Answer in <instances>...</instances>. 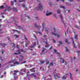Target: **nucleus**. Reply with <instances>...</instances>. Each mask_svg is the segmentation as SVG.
<instances>
[{"label": "nucleus", "instance_id": "nucleus-28", "mask_svg": "<svg viewBox=\"0 0 80 80\" xmlns=\"http://www.w3.org/2000/svg\"><path fill=\"white\" fill-rule=\"evenodd\" d=\"M16 64H17V65H19L20 62H16L14 63V65H16Z\"/></svg>", "mask_w": 80, "mask_h": 80}, {"label": "nucleus", "instance_id": "nucleus-63", "mask_svg": "<svg viewBox=\"0 0 80 80\" xmlns=\"http://www.w3.org/2000/svg\"><path fill=\"white\" fill-rule=\"evenodd\" d=\"M17 48H19V47H18V45H17Z\"/></svg>", "mask_w": 80, "mask_h": 80}, {"label": "nucleus", "instance_id": "nucleus-46", "mask_svg": "<svg viewBox=\"0 0 80 80\" xmlns=\"http://www.w3.org/2000/svg\"><path fill=\"white\" fill-rule=\"evenodd\" d=\"M24 2V0H19L18 1V2Z\"/></svg>", "mask_w": 80, "mask_h": 80}, {"label": "nucleus", "instance_id": "nucleus-16", "mask_svg": "<svg viewBox=\"0 0 80 80\" xmlns=\"http://www.w3.org/2000/svg\"><path fill=\"white\" fill-rule=\"evenodd\" d=\"M45 43H46V45L45 46V47H50V45L49 44H48V42H45Z\"/></svg>", "mask_w": 80, "mask_h": 80}, {"label": "nucleus", "instance_id": "nucleus-32", "mask_svg": "<svg viewBox=\"0 0 80 80\" xmlns=\"http://www.w3.org/2000/svg\"><path fill=\"white\" fill-rule=\"evenodd\" d=\"M66 3L67 5H68V6H70V5H71V4H70L68 2H66Z\"/></svg>", "mask_w": 80, "mask_h": 80}, {"label": "nucleus", "instance_id": "nucleus-7", "mask_svg": "<svg viewBox=\"0 0 80 80\" xmlns=\"http://www.w3.org/2000/svg\"><path fill=\"white\" fill-rule=\"evenodd\" d=\"M52 33L51 35H53L54 36H57V37H60V35L57 33H54L53 32H52Z\"/></svg>", "mask_w": 80, "mask_h": 80}, {"label": "nucleus", "instance_id": "nucleus-41", "mask_svg": "<svg viewBox=\"0 0 80 80\" xmlns=\"http://www.w3.org/2000/svg\"><path fill=\"white\" fill-rule=\"evenodd\" d=\"M57 2H59V1H62L63 2H64V0H56Z\"/></svg>", "mask_w": 80, "mask_h": 80}, {"label": "nucleus", "instance_id": "nucleus-39", "mask_svg": "<svg viewBox=\"0 0 80 80\" xmlns=\"http://www.w3.org/2000/svg\"><path fill=\"white\" fill-rule=\"evenodd\" d=\"M11 4L12 5H13L14 4V2H13V1H11Z\"/></svg>", "mask_w": 80, "mask_h": 80}, {"label": "nucleus", "instance_id": "nucleus-22", "mask_svg": "<svg viewBox=\"0 0 80 80\" xmlns=\"http://www.w3.org/2000/svg\"><path fill=\"white\" fill-rule=\"evenodd\" d=\"M65 41L66 42V43H68V44H70V42H68V39H66L65 40Z\"/></svg>", "mask_w": 80, "mask_h": 80}, {"label": "nucleus", "instance_id": "nucleus-62", "mask_svg": "<svg viewBox=\"0 0 80 80\" xmlns=\"http://www.w3.org/2000/svg\"><path fill=\"white\" fill-rule=\"evenodd\" d=\"M0 58L1 60L2 61H3V59H2V57H0Z\"/></svg>", "mask_w": 80, "mask_h": 80}, {"label": "nucleus", "instance_id": "nucleus-27", "mask_svg": "<svg viewBox=\"0 0 80 80\" xmlns=\"http://www.w3.org/2000/svg\"><path fill=\"white\" fill-rule=\"evenodd\" d=\"M51 65H52V66H53V62L50 63L49 66L48 67V68H50V66H51Z\"/></svg>", "mask_w": 80, "mask_h": 80}, {"label": "nucleus", "instance_id": "nucleus-35", "mask_svg": "<svg viewBox=\"0 0 80 80\" xmlns=\"http://www.w3.org/2000/svg\"><path fill=\"white\" fill-rule=\"evenodd\" d=\"M36 33H37V34H39V35H42V33H41L40 32H36Z\"/></svg>", "mask_w": 80, "mask_h": 80}, {"label": "nucleus", "instance_id": "nucleus-14", "mask_svg": "<svg viewBox=\"0 0 80 80\" xmlns=\"http://www.w3.org/2000/svg\"><path fill=\"white\" fill-rule=\"evenodd\" d=\"M34 26L35 28H40V27H41V26H39L37 25V23L34 24Z\"/></svg>", "mask_w": 80, "mask_h": 80}, {"label": "nucleus", "instance_id": "nucleus-29", "mask_svg": "<svg viewBox=\"0 0 80 80\" xmlns=\"http://www.w3.org/2000/svg\"><path fill=\"white\" fill-rule=\"evenodd\" d=\"M70 75L69 76V78H70V79L72 80V74L71 73H70Z\"/></svg>", "mask_w": 80, "mask_h": 80}, {"label": "nucleus", "instance_id": "nucleus-64", "mask_svg": "<svg viewBox=\"0 0 80 80\" xmlns=\"http://www.w3.org/2000/svg\"><path fill=\"white\" fill-rule=\"evenodd\" d=\"M1 66H2V64H0V68H1V67H2Z\"/></svg>", "mask_w": 80, "mask_h": 80}, {"label": "nucleus", "instance_id": "nucleus-33", "mask_svg": "<svg viewBox=\"0 0 80 80\" xmlns=\"http://www.w3.org/2000/svg\"><path fill=\"white\" fill-rule=\"evenodd\" d=\"M40 62H41V64H43L45 63V62L43 61H40Z\"/></svg>", "mask_w": 80, "mask_h": 80}, {"label": "nucleus", "instance_id": "nucleus-54", "mask_svg": "<svg viewBox=\"0 0 80 80\" xmlns=\"http://www.w3.org/2000/svg\"><path fill=\"white\" fill-rule=\"evenodd\" d=\"M14 55H18V53L15 52L13 53Z\"/></svg>", "mask_w": 80, "mask_h": 80}, {"label": "nucleus", "instance_id": "nucleus-52", "mask_svg": "<svg viewBox=\"0 0 80 80\" xmlns=\"http://www.w3.org/2000/svg\"><path fill=\"white\" fill-rule=\"evenodd\" d=\"M56 71H57V70L56 69H55L54 70V72H53V73H56V72H56Z\"/></svg>", "mask_w": 80, "mask_h": 80}, {"label": "nucleus", "instance_id": "nucleus-5", "mask_svg": "<svg viewBox=\"0 0 80 80\" xmlns=\"http://www.w3.org/2000/svg\"><path fill=\"white\" fill-rule=\"evenodd\" d=\"M73 32H74V35H76L74 37L75 39H77V32L75 30H73Z\"/></svg>", "mask_w": 80, "mask_h": 80}, {"label": "nucleus", "instance_id": "nucleus-6", "mask_svg": "<svg viewBox=\"0 0 80 80\" xmlns=\"http://www.w3.org/2000/svg\"><path fill=\"white\" fill-rule=\"evenodd\" d=\"M68 74H67L63 77L62 78V79L63 80H65L66 79V78L68 77Z\"/></svg>", "mask_w": 80, "mask_h": 80}, {"label": "nucleus", "instance_id": "nucleus-44", "mask_svg": "<svg viewBox=\"0 0 80 80\" xmlns=\"http://www.w3.org/2000/svg\"><path fill=\"white\" fill-rule=\"evenodd\" d=\"M1 51H2V54H3V53H4V52H5V51L2 50H1Z\"/></svg>", "mask_w": 80, "mask_h": 80}, {"label": "nucleus", "instance_id": "nucleus-49", "mask_svg": "<svg viewBox=\"0 0 80 80\" xmlns=\"http://www.w3.org/2000/svg\"><path fill=\"white\" fill-rule=\"evenodd\" d=\"M53 48V46H52L51 47V48L49 49V50H52Z\"/></svg>", "mask_w": 80, "mask_h": 80}, {"label": "nucleus", "instance_id": "nucleus-21", "mask_svg": "<svg viewBox=\"0 0 80 80\" xmlns=\"http://www.w3.org/2000/svg\"><path fill=\"white\" fill-rule=\"evenodd\" d=\"M13 10L14 12H17V9L15 8H13Z\"/></svg>", "mask_w": 80, "mask_h": 80}, {"label": "nucleus", "instance_id": "nucleus-45", "mask_svg": "<svg viewBox=\"0 0 80 80\" xmlns=\"http://www.w3.org/2000/svg\"><path fill=\"white\" fill-rule=\"evenodd\" d=\"M26 62H27V61H25L21 63V64H23V63H26Z\"/></svg>", "mask_w": 80, "mask_h": 80}, {"label": "nucleus", "instance_id": "nucleus-43", "mask_svg": "<svg viewBox=\"0 0 80 80\" xmlns=\"http://www.w3.org/2000/svg\"><path fill=\"white\" fill-rule=\"evenodd\" d=\"M12 31L13 32H18V31L15 29L13 30Z\"/></svg>", "mask_w": 80, "mask_h": 80}, {"label": "nucleus", "instance_id": "nucleus-9", "mask_svg": "<svg viewBox=\"0 0 80 80\" xmlns=\"http://www.w3.org/2000/svg\"><path fill=\"white\" fill-rule=\"evenodd\" d=\"M20 58H21L20 59H19V62H22L23 61V59L24 58L23 56L22 55H19Z\"/></svg>", "mask_w": 80, "mask_h": 80}, {"label": "nucleus", "instance_id": "nucleus-12", "mask_svg": "<svg viewBox=\"0 0 80 80\" xmlns=\"http://www.w3.org/2000/svg\"><path fill=\"white\" fill-rule=\"evenodd\" d=\"M51 14H52V12H48V10L46 12V16H49V15H50Z\"/></svg>", "mask_w": 80, "mask_h": 80}, {"label": "nucleus", "instance_id": "nucleus-25", "mask_svg": "<svg viewBox=\"0 0 80 80\" xmlns=\"http://www.w3.org/2000/svg\"><path fill=\"white\" fill-rule=\"evenodd\" d=\"M45 50H46V48H42V50L41 52L42 53H43V52H44V51H45Z\"/></svg>", "mask_w": 80, "mask_h": 80}, {"label": "nucleus", "instance_id": "nucleus-13", "mask_svg": "<svg viewBox=\"0 0 80 80\" xmlns=\"http://www.w3.org/2000/svg\"><path fill=\"white\" fill-rule=\"evenodd\" d=\"M71 40H72V41L73 42V43L74 45V48H77V46H76V45H75V42L74 41V40H73V39L72 38H71Z\"/></svg>", "mask_w": 80, "mask_h": 80}, {"label": "nucleus", "instance_id": "nucleus-48", "mask_svg": "<svg viewBox=\"0 0 80 80\" xmlns=\"http://www.w3.org/2000/svg\"><path fill=\"white\" fill-rule=\"evenodd\" d=\"M59 43L60 44H61V45H62L63 44V43L61 41H59Z\"/></svg>", "mask_w": 80, "mask_h": 80}, {"label": "nucleus", "instance_id": "nucleus-4", "mask_svg": "<svg viewBox=\"0 0 80 80\" xmlns=\"http://www.w3.org/2000/svg\"><path fill=\"white\" fill-rule=\"evenodd\" d=\"M59 59V61H60L61 63H64L65 62V63H66V65H67V62L66 61L64 60L63 59H62V58H60Z\"/></svg>", "mask_w": 80, "mask_h": 80}, {"label": "nucleus", "instance_id": "nucleus-36", "mask_svg": "<svg viewBox=\"0 0 80 80\" xmlns=\"http://www.w3.org/2000/svg\"><path fill=\"white\" fill-rule=\"evenodd\" d=\"M75 27L76 28H78V29H79L80 28V27H79V26H77V25H75Z\"/></svg>", "mask_w": 80, "mask_h": 80}, {"label": "nucleus", "instance_id": "nucleus-30", "mask_svg": "<svg viewBox=\"0 0 80 80\" xmlns=\"http://www.w3.org/2000/svg\"><path fill=\"white\" fill-rule=\"evenodd\" d=\"M60 8H64V10L65 11V7L63 6H60Z\"/></svg>", "mask_w": 80, "mask_h": 80}, {"label": "nucleus", "instance_id": "nucleus-60", "mask_svg": "<svg viewBox=\"0 0 80 80\" xmlns=\"http://www.w3.org/2000/svg\"><path fill=\"white\" fill-rule=\"evenodd\" d=\"M52 41H53V42H54V43L55 42V41L54 39H52Z\"/></svg>", "mask_w": 80, "mask_h": 80}, {"label": "nucleus", "instance_id": "nucleus-51", "mask_svg": "<svg viewBox=\"0 0 80 80\" xmlns=\"http://www.w3.org/2000/svg\"><path fill=\"white\" fill-rule=\"evenodd\" d=\"M22 5L23 7L25 8V4H22Z\"/></svg>", "mask_w": 80, "mask_h": 80}, {"label": "nucleus", "instance_id": "nucleus-50", "mask_svg": "<svg viewBox=\"0 0 80 80\" xmlns=\"http://www.w3.org/2000/svg\"><path fill=\"white\" fill-rule=\"evenodd\" d=\"M35 18L36 19V20H38V18L37 17H36Z\"/></svg>", "mask_w": 80, "mask_h": 80}, {"label": "nucleus", "instance_id": "nucleus-61", "mask_svg": "<svg viewBox=\"0 0 80 80\" xmlns=\"http://www.w3.org/2000/svg\"><path fill=\"white\" fill-rule=\"evenodd\" d=\"M20 49H19L18 50H17V52H20Z\"/></svg>", "mask_w": 80, "mask_h": 80}, {"label": "nucleus", "instance_id": "nucleus-23", "mask_svg": "<svg viewBox=\"0 0 80 80\" xmlns=\"http://www.w3.org/2000/svg\"><path fill=\"white\" fill-rule=\"evenodd\" d=\"M21 52H23V53H26V52H27V51H24L23 49H22L21 50Z\"/></svg>", "mask_w": 80, "mask_h": 80}, {"label": "nucleus", "instance_id": "nucleus-53", "mask_svg": "<svg viewBox=\"0 0 80 80\" xmlns=\"http://www.w3.org/2000/svg\"><path fill=\"white\" fill-rule=\"evenodd\" d=\"M21 20L22 21V15H21Z\"/></svg>", "mask_w": 80, "mask_h": 80}, {"label": "nucleus", "instance_id": "nucleus-58", "mask_svg": "<svg viewBox=\"0 0 80 80\" xmlns=\"http://www.w3.org/2000/svg\"><path fill=\"white\" fill-rule=\"evenodd\" d=\"M20 73H21V75H23V73H22L21 72H20Z\"/></svg>", "mask_w": 80, "mask_h": 80}, {"label": "nucleus", "instance_id": "nucleus-17", "mask_svg": "<svg viewBox=\"0 0 80 80\" xmlns=\"http://www.w3.org/2000/svg\"><path fill=\"white\" fill-rule=\"evenodd\" d=\"M36 44H37V43H36V42H35L33 44V46H30V48H33L35 46V45H36Z\"/></svg>", "mask_w": 80, "mask_h": 80}, {"label": "nucleus", "instance_id": "nucleus-11", "mask_svg": "<svg viewBox=\"0 0 80 80\" xmlns=\"http://www.w3.org/2000/svg\"><path fill=\"white\" fill-rule=\"evenodd\" d=\"M14 72H14L13 74V75L14 76V77H15V75H17V73H18V72H19V71L18 70H14Z\"/></svg>", "mask_w": 80, "mask_h": 80}, {"label": "nucleus", "instance_id": "nucleus-55", "mask_svg": "<svg viewBox=\"0 0 80 80\" xmlns=\"http://www.w3.org/2000/svg\"><path fill=\"white\" fill-rule=\"evenodd\" d=\"M24 39H25L26 40H27V38H26V37H25V36H24Z\"/></svg>", "mask_w": 80, "mask_h": 80}, {"label": "nucleus", "instance_id": "nucleus-57", "mask_svg": "<svg viewBox=\"0 0 80 80\" xmlns=\"http://www.w3.org/2000/svg\"><path fill=\"white\" fill-rule=\"evenodd\" d=\"M49 62H46V64H49Z\"/></svg>", "mask_w": 80, "mask_h": 80}, {"label": "nucleus", "instance_id": "nucleus-38", "mask_svg": "<svg viewBox=\"0 0 80 80\" xmlns=\"http://www.w3.org/2000/svg\"><path fill=\"white\" fill-rule=\"evenodd\" d=\"M65 48H66V51L67 52H70V51L69 50H68V49L66 47H65Z\"/></svg>", "mask_w": 80, "mask_h": 80}, {"label": "nucleus", "instance_id": "nucleus-19", "mask_svg": "<svg viewBox=\"0 0 80 80\" xmlns=\"http://www.w3.org/2000/svg\"><path fill=\"white\" fill-rule=\"evenodd\" d=\"M58 74H57L56 75H53V77L55 78V77H57V78H60V77H58Z\"/></svg>", "mask_w": 80, "mask_h": 80}, {"label": "nucleus", "instance_id": "nucleus-40", "mask_svg": "<svg viewBox=\"0 0 80 80\" xmlns=\"http://www.w3.org/2000/svg\"><path fill=\"white\" fill-rule=\"evenodd\" d=\"M57 12L58 14H59V13H60V9L58 10L57 11Z\"/></svg>", "mask_w": 80, "mask_h": 80}, {"label": "nucleus", "instance_id": "nucleus-56", "mask_svg": "<svg viewBox=\"0 0 80 80\" xmlns=\"http://www.w3.org/2000/svg\"><path fill=\"white\" fill-rule=\"evenodd\" d=\"M47 37V36H46V35H44L43 36V37L44 38H45V37Z\"/></svg>", "mask_w": 80, "mask_h": 80}, {"label": "nucleus", "instance_id": "nucleus-34", "mask_svg": "<svg viewBox=\"0 0 80 80\" xmlns=\"http://www.w3.org/2000/svg\"><path fill=\"white\" fill-rule=\"evenodd\" d=\"M53 15L54 17L55 18H57V15H56V14H55V13H53Z\"/></svg>", "mask_w": 80, "mask_h": 80}, {"label": "nucleus", "instance_id": "nucleus-26", "mask_svg": "<svg viewBox=\"0 0 80 80\" xmlns=\"http://www.w3.org/2000/svg\"><path fill=\"white\" fill-rule=\"evenodd\" d=\"M5 8V6H4L3 5H2L0 7V9H3Z\"/></svg>", "mask_w": 80, "mask_h": 80}, {"label": "nucleus", "instance_id": "nucleus-1", "mask_svg": "<svg viewBox=\"0 0 80 80\" xmlns=\"http://www.w3.org/2000/svg\"><path fill=\"white\" fill-rule=\"evenodd\" d=\"M43 6L42 4H41V3H40L38 5V8H37V9L38 10H40V11H42L43 10Z\"/></svg>", "mask_w": 80, "mask_h": 80}, {"label": "nucleus", "instance_id": "nucleus-3", "mask_svg": "<svg viewBox=\"0 0 80 80\" xmlns=\"http://www.w3.org/2000/svg\"><path fill=\"white\" fill-rule=\"evenodd\" d=\"M42 27H43V28L42 29V32H43V30L44 29H45V31H46V32H48V30H49V28L48 29L47 28H44V27H45V23L44 22H43L42 23Z\"/></svg>", "mask_w": 80, "mask_h": 80}, {"label": "nucleus", "instance_id": "nucleus-2", "mask_svg": "<svg viewBox=\"0 0 80 80\" xmlns=\"http://www.w3.org/2000/svg\"><path fill=\"white\" fill-rule=\"evenodd\" d=\"M28 73H29V72H27V77H32L33 78H35V77H36V75H34V74L35 73H32L31 74L28 75Z\"/></svg>", "mask_w": 80, "mask_h": 80}, {"label": "nucleus", "instance_id": "nucleus-42", "mask_svg": "<svg viewBox=\"0 0 80 80\" xmlns=\"http://www.w3.org/2000/svg\"><path fill=\"white\" fill-rule=\"evenodd\" d=\"M12 47L13 48H15V47H16V46H15V44L14 43H13V45L12 46Z\"/></svg>", "mask_w": 80, "mask_h": 80}, {"label": "nucleus", "instance_id": "nucleus-20", "mask_svg": "<svg viewBox=\"0 0 80 80\" xmlns=\"http://www.w3.org/2000/svg\"><path fill=\"white\" fill-rule=\"evenodd\" d=\"M0 45H1L3 47H5L6 45H7V44L6 43H4V44H2L0 43Z\"/></svg>", "mask_w": 80, "mask_h": 80}, {"label": "nucleus", "instance_id": "nucleus-24", "mask_svg": "<svg viewBox=\"0 0 80 80\" xmlns=\"http://www.w3.org/2000/svg\"><path fill=\"white\" fill-rule=\"evenodd\" d=\"M4 32L3 31L2 29H0V34H2V33H3Z\"/></svg>", "mask_w": 80, "mask_h": 80}, {"label": "nucleus", "instance_id": "nucleus-8", "mask_svg": "<svg viewBox=\"0 0 80 80\" xmlns=\"http://www.w3.org/2000/svg\"><path fill=\"white\" fill-rule=\"evenodd\" d=\"M12 10V8H11L10 7H7L6 8V9H5V11H10Z\"/></svg>", "mask_w": 80, "mask_h": 80}, {"label": "nucleus", "instance_id": "nucleus-10", "mask_svg": "<svg viewBox=\"0 0 80 80\" xmlns=\"http://www.w3.org/2000/svg\"><path fill=\"white\" fill-rule=\"evenodd\" d=\"M59 17H60V18L61 19V21H62V22L63 24H64V26H65V23L63 22V18H62V15L60 14L59 15Z\"/></svg>", "mask_w": 80, "mask_h": 80}, {"label": "nucleus", "instance_id": "nucleus-47", "mask_svg": "<svg viewBox=\"0 0 80 80\" xmlns=\"http://www.w3.org/2000/svg\"><path fill=\"white\" fill-rule=\"evenodd\" d=\"M53 31H54V32L55 33V32H56V29H55V28H53Z\"/></svg>", "mask_w": 80, "mask_h": 80}, {"label": "nucleus", "instance_id": "nucleus-37", "mask_svg": "<svg viewBox=\"0 0 80 80\" xmlns=\"http://www.w3.org/2000/svg\"><path fill=\"white\" fill-rule=\"evenodd\" d=\"M26 44H27V45H28V43H30V41H27L26 42Z\"/></svg>", "mask_w": 80, "mask_h": 80}, {"label": "nucleus", "instance_id": "nucleus-18", "mask_svg": "<svg viewBox=\"0 0 80 80\" xmlns=\"http://www.w3.org/2000/svg\"><path fill=\"white\" fill-rule=\"evenodd\" d=\"M54 52H55V53H57V54H58V55H59V56H60V54L59 53H58V52H57V50L54 49Z\"/></svg>", "mask_w": 80, "mask_h": 80}, {"label": "nucleus", "instance_id": "nucleus-31", "mask_svg": "<svg viewBox=\"0 0 80 80\" xmlns=\"http://www.w3.org/2000/svg\"><path fill=\"white\" fill-rule=\"evenodd\" d=\"M14 37H15V38H18V36L17 35V34H15L13 35Z\"/></svg>", "mask_w": 80, "mask_h": 80}, {"label": "nucleus", "instance_id": "nucleus-59", "mask_svg": "<svg viewBox=\"0 0 80 80\" xmlns=\"http://www.w3.org/2000/svg\"><path fill=\"white\" fill-rule=\"evenodd\" d=\"M3 77V76L2 75H1L0 77L1 78H2Z\"/></svg>", "mask_w": 80, "mask_h": 80}, {"label": "nucleus", "instance_id": "nucleus-15", "mask_svg": "<svg viewBox=\"0 0 80 80\" xmlns=\"http://www.w3.org/2000/svg\"><path fill=\"white\" fill-rule=\"evenodd\" d=\"M36 68H32V69H30V70L32 72H35V70H35Z\"/></svg>", "mask_w": 80, "mask_h": 80}]
</instances>
